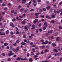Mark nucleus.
<instances>
[{
  "instance_id": "4468645a",
  "label": "nucleus",
  "mask_w": 62,
  "mask_h": 62,
  "mask_svg": "<svg viewBox=\"0 0 62 62\" xmlns=\"http://www.w3.org/2000/svg\"><path fill=\"white\" fill-rule=\"evenodd\" d=\"M32 29H34L35 28V25H33L32 26Z\"/></svg>"
},
{
  "instance_id": "49530a36",
  "label": "nucleus",
  "mask_w": 62,
  "mask_h": 62,
  "mask_svg": "<svg viewBox=\"0 0 62 62\" xmlns=\"http://www.w3.org/2000/svg\"><path fill=\"white\" fill-rule=\"evenodd\" d=\"M2 14H3V15H4V14H5V13L3 12H2Z\"/></svg>"
},
{
  "instance_id": "bf43d9fd",
  "label": "nucleus",
  "mask_w": 62,
  "mask_h": 62,
  "mask_svg": "<svg viewBox=\"0 0 62 62\" xmlns=\"http://www.w3.org/2000/svg\"><path fill=\"white\" fill-rule=\"evenodd\" d=\"M41 44H46V43L44 42H43V43H42Z\"/></svg>"
},
{
  "instance_id": "de8ad7c7",
  "label": "nucleus",
  "mask_w": 62,
  "mask_h": 62,
  "mask_svg": "<svg viewBox=\"0 0 62 62\" xmlns=\"http://www.w3.org/2000/svg\"><path fill=\"white\" fill-rule=\"evenodd\" d=\"M27 51V49H26L25 48L24 49V52H26V51Z\"/></svg>"
},
{
  "instance_id": "c9c22d12",
  "label": "nucleus",
  "mask_w": 62,
  "mask_h": 62,
  "mask_svg": "<svg viewBox=\"0 0 62 62\" xmlns=\"http://www.w3.org/2000/svg\"><path fill=\"white\" fill-rule=\"evenodd\" d=\"M14 11L13 10H12L11 11V12L12 13H14Z\"/></svg>"
},
{
  "instance_id": "3c124183",
  "label": "nucleus",
  "mask_w": 62,
  "mask_h": 62,
  "mask_svg": "<svg viewBox=\"0 0 62 62\" xmlns=\"http://www.w3.org/2000/svg\"><path fill=\"white\" fill-rule=\"evenodd\" d=\"M12 51H15V49L13 48L12 49Z\"/></svg>"
},
{
  "instance_id": "7ed1b4c3",
  "label": "nucleus",
  "mask_w": 62,
  "mask_h": 62,
  "mask_svg": "<svg viewBox=\"0 0 62 62\" xmlns=\"http://www.w3.org/2000/svg\"><path fill=\"white\" fill-rule=\"evenodd\" d=\"M53 47H55L56 46V44L54 43H53L52 44Z\"/></svg>"
},
{
  "instance_id": "13d9d810",
  "label": "nucleus",
  "mask_w": 62,
  "mask_h": 62,
  "mask_svg": "<svg viewBox=\"0 0 62 62\" xmlns=\"http://www.w3.org/2000/svg\"><path fill=\"white\" fill-rule=\"evenodd\" d=\"M30 45H33V43L32 42H31L30 43Z\"/></svg>"
},
{
  "instance_id": "b1692460",
  "label": "nucleus",
  "mask_w": 62,
  "mask_h": 62,
  "mask_svg": "<svg viewBox=\"0 0 62 62\" xmlns=\"http://www.w3.org/2000/svg\"><path fill=\"white\" fill-rule=\"evenodd\" d=\"M35 16H37L39 15V14L38 13H35Z\"/></svg>"
},
{
  "instance_id": "5701e85b",
  "label": "nucleus",
  "mask_w": 62,
  "mask_h": 62,
  "mask_svg": "<svg viewBox=\"0 0 62 62\" xmlns=\"http://www.w3.org/2000/svg\"><path fill=\"white\" fill-rule=\"evenodd\" d=\"M4 30H5V29H2L0 30V31H4Z\"/></svg>"
},
{
  "instance_id": "338daca9",
  "label": "nucleus",
  "mask_w": 62,
  "mask_h": 62,
  "mask_svg": "<svg viewBox=\"0 0 62 62\" xmlns=\"http://www.w3.org/2000/svg\"><path fill=\"white\" fill-rule=\"evenodd\" d=\"M45 46H41L42 48H45Z\"/></svg>"
},
{
  "instance_id": "e2e57ef3",
  "label": "nucleus",
  "mask_w": 62,
  "mask_h": 62,
  "mask_svg": "<svg viewBox=\"0 0 62 62\" xmlns=\"http://www.w3.org/2000/svg\"><path fill=\"white\" fill-rule=\"evenodd\" d=\"M35 21H36V22H38V19H36L35 20Z\"/></svg>"
},
{
  "instance_id": "dca6fc26",
  "label": "nucleus",
  "mask_w": 62,
  "mask_h": 62,
  "mask_svg": "<svg viewBox=\"0 0 62 62\" xmlns=\"http://www.w3.org/2000/svg\"><path fill=\"white\" fill-rule=\"evenodd\" d=\"M51 8V7L50 6H48L46 8V9H49V8Z\"/></svg>"
},
{
  "instance_id": "9b49d317",
  "label": "nucleus",
  "mask_w": 62,
  "mask_h": 62,
  "mask_svg": "<svg viewBox=\"0 0 62 62\" xmlns=\"http://www.w3.org/2000/svg\"><path fill=\"white\" fill-rule=\"evenodd\" d=\"M29 61L30 62H32L33 61V60L32 59V58H30V59L29 60Z\"/></svg>"
},
{
  "instance_id": "864d4df0",
  "label": "nucleus",
  "mask_w": 62,
  "mask_h": 62,
  "mask_svg": "<svg viewBox=\"0 0 62 62\" xmlns=\"http://www.w3.org/2000/svg\"><path fill=\"white\" fill-rule=\"evenodd\" d=\"M23 15L24 17H25V14H23Z\"/></svg>"
},
{
  "instance_id": "5fc2aeb1",
  "label": "nucleus",
  "mask_w": 62,
  "mask_h": 62,
  "mask_svg": "<svg viewBox=\"0 0 62 62\" xmlns=\"http://www.w3.org/2000/svg\"><path fill=\"white\" fill-rule=\"evenodd\" d=\"M41 23H40L39 25V27H40V26H41Z\"/></svg>"
},
{
  "instance_id": "f3484780",
  "label": "nucleus",
  "mask_w": 62,
  "mask_h": 62,
  "mask_svg": "<svg viewBox=\"0 0 62 62\" xmlns=\"http://www.w3.org/2000/svg\"><path fill=\"white\" fill-rule=\"evenodd\" d=\"M52 31H48V34H51V33H52Z\"/></svg>"
},
{
  "instance_id": "4d7b16f0",
  "label": "nucleus",
  "mask_w": 62,
  "mask_h": 62,
  "mask_svg": "<svg viewBox=\"0 0 62 62\" xmlns=\"http://www.w3.org/2000/svg\"><path fill=\"white\" fill-rule=\"evenodd\" d=\"M62 1H61L59 3V5H62Z\"/></svg>"
},
{
  "instance_id": "1a4fd4ad",
  "label": "nucleus",
  "mask_w": 62,
  "mask_h": 62,
  "mask_svg": "<svg viewBox=\"0 0 62 62\" xmlns=\"http://www.w3.org/2000/svg\"><path fill=\"white\" fill-rule=\"evenodd\" d=\"M54 52H55L56 53H57L58 52V50H57L56 49H54Z\"/></svg>"
},
{
  "instance_id": "69168bd1",
  "label": "nucleus",
  "mask_w": 62,
  "mask_h": 62,
  "mask_svg": "<svg viewBox=\"0 0 62 62\" xmlns=\"http://www.w3.org/2000/svg\"><path fill=\"white\" fill-rule=\"evenodd\" d=\"M45 52V53H46V52H48V50H45L44 51Z\"/></svg>"
},
{
  "instance_id": "f03ea898",
  "label": "nucleus",
  "mask_w": 62,
  "mask_h": 62,
  "mask_svg": "<svg viewBox=\"0 0 62 62\" xmlns=\"http://www.w3.org/2000/svg\"><path fill=\"white\" fill-rule=\"evenodd\" d=\"M51 18L52 19H54L55 17V16L54 15H52L51 16Z\"/></svg>"
},
{
  "instance_id": "6ab92c4d",
  "label": "nucleus",
  "mask_w": 62,
  "mask_h": 62,
  "mask_svg": "<svg viewBox=\"0 0 62 62\" xmlns=\"http://www.w3.org/2000/svg\"><path fill=\"white\" fill-rule=\"evenodd\" d=\"M9 33V31L7 30L6 31V34H7Z\"/></svg>"
},
{
  "instance_id": "6e6d98bb",
  "label": "nucleus",
  "mask_w": 62,
  "mask_h": 62,
  "mask_svg": "<svg viewBox=\"0 0 62 62\" xmlns=\"http://www.w3.org/2000/svg\"><path fill=\"white\" fill-rule=\"evenodd\" d=\"M43 10L44 11H46V9H45V8H43Z\"/></svg>"
},
{
  "instance_id": "4c0bfd02",
  "label": "nucleus",
  "mask_w": 62,
  "mask_h": 62,
  "mask_svg": "<svg viewBox=\"0 0 62 62\" xmlns=\"http://www.w3.org/2000/svg\"><path fill=\"white\" fill-rule=\"evenodd\" d=\"M33 5L34 7H36V6H37V5H36V4H32Z\"/></svg>"
},
{
  "instance_id": "a211bd4d",
  "label": "nucleus",
  "mask_w": 62,
  "mask_h": 62,
  "mask_svg": "<svg viewBox=\"0 0 62 62\" xmlns=\"http://www.w3.org/2000/svg\"><path fill=\"white\" fill-rule=\"evenodd\" d=\"M59 28L60 29H62V26H59Z\"/></svg>"
},
{
  "instance_id": "ea45409f",
  "label": "nucleus",
  "mask_w": 62,
  "mask_h": 62,
  "mask_svg": "<svg viewBox=\"0 0 62 62\" xmlns=\"http://www.w3.org/2000/svg\"><path fill=\"white\" fill-rule=\"evenodd\" d=\"M27 24L29 26H31V24H30V23H28Z\"/></svg>"
},
{
  "instance_id": "7c9ffc66",
  "label": "nucleus",
  "mask_w": 62,
  "mask_h": 62,
  "mask_svg": "<svg viewBox=\"0 0 62 62\" xmlns=\"http://www.w3.org/2000/svg\"><path fill=\"white\" fill-rule=\"evenodd\" d=\"M12 25H13V23H10V26H12Z\"/></svg>"
},
{
  "instance_id": "a878e982",
  "label": "nucleus",
  "mask_w": 62,
  "mask_h": 62,
  "mask_svg": "<svg viewBox=\"0 0 62 62\" xmlns=\"http://www.w3.org/2000/svg\"><path fill=\"white\" fill-rule=\"evenodd\" d=\"M33 3H37V2L35 0H33Z\"/></svg>"
},
{
  "instance_id": "cd10ccee",
  "label": "nucleus",
  "mask_w": 62,
  "mask_h": 62,
  "mask_svg": "<svg viewBox=\"0 0 62 62\" xmlns=\"http://www.w3.org/2000/svg\"><path fill=\"white\" fill-rule=\"evenodd\" d=\"M46 27H45V26L43 28V30H45V29H46Z\"/></svg>"
},
{
  "instance_id": "f704fd0d",
  "label": "nucleus",
  "mask_w": 62,
  "mask_h": 62,
  "mask_svg": "<svg viewBox=\"0 0 62 62\" xmlns=\"http://www.w3.org/2000/svg\"><path fill=\"white\" fill-rule=\"evenodd\" d=\"M57 35H58V33H57V32L56 33L54 34V35H55V36H57Z\"/></svg>"
},
{
  "instance_id": "8fccbe9b",
  "label": "nucleus",
  "mask_w": 62,
  "mask_h": 62,
  "mask_svg": "<svg viewBox=\"0 0 62 62\" xmlns=\"http://www.w3.org/2000/svg\"><path fill=\"white\" fill-rule=\"evenodd\" d=\"M8 5L10 7H11V4L10 3H9L8 4Z\"/></svg>"
},
{
  "instance_id": "423d86ee",
  "label": "nucleus",
  "mask_w": 62,
  "mask_h": 62,
  "mask_svg": "<svg viewBox=\"0 0 62 62\" xmlns=\"http://www.w3.org/2000/svg\"><path fill=\"white\" fill-rule=\"evenodd\" d=\"M44 25H45V27H47V26H48V25H47V22H45V23H44Z\"/></svg>"
},
{
  "instance_id": "09e8293b",
  "label": "nucleus",
  "mask_w": 62,
  "mask_h": 62,
  "mask_svg": "<svg viewBox=\"0 0 62 62\" xmlns=\"http://www.w3.org/2000/svg\"><path fill=\"white\" fill-rule=\"evenodd\" d=\"M14 46H17V44L16 43H15L13 44Z\"/></svg>"
},
{
  "instance_id": "9d476101",
  "label": "nucleus",
  "mask_w": 62,
  "mask_h": 62,
  "mask_svg": "<svg viewBox=\"0 0 62 62\" xmlns=\"http://www.w3.org/2000/svg\"><path fill=\"white\" fill-rule=\"evenodd\" d=\"M22 58V57H18L16 58L17 60H19L21 59Z\"/></svg>"
},
{
  "instance_id": "603ef678",
  "label": "nucleus",
  "mask_w": 62,
  "mask_h": 62,
  "mask_svg": "<svg viewBox=\"0 0 62 62\" xmlns=\"http://www.w3.org/2000/svg\"><path fill=\"white\" fill-rule=\"evenodd\" d=\"M53 12V10L52 9H50L49 11L50 13V12Z\"/></svg>"
},
{
  "instance_id": "79ce46f5",
  "label": "nucleus",
  "mask_w": 62,
  "mask_h": 62,
  "mask_svg": "<svg viewBox=\"0 0 62 62\" xmlns=\"http://www.w3.org/2000/svg\"><path fill=\"white\" fill-rule=\"evenodd\" d=\"M51 22L52 23H54L55 21H54V20H52L51 21Z\"/></svg>"
},
{
  "instance_id": "72a5a7b5",
  "label": "nucleus",
  "mask_w": 62,
  "mask_h": 62,
  "mask_svg": "<svg viewBox=\"0 0 62 62\" xmlns=\"http://www.w3.org/2000/svg\"><path fill=\"white\" fill-rule=\"evenodd\" d=\"M27 10H28V9H26L24 11V12H26V11H27Z\"/></svg>"
},
{
  "instance_id": "774afa93",
  "label": "nucleus",
  "mask_w": 62,
  "mask_h": 62,
  "mask_svg": "<svg viewBox=\"0 0 62 62\" xmlns=\"http://www.w3.org/2000/svg\"><path fill=\"white\" fill-rule=\"evenodd\" d=\"M42 62H48V61L47 60L45 61H43Z\"/></svg>"
},
{
  "instance_id": "052dcab7",
  "label": "nucleus",
  "mask_w": 62,
  "mask_h": 62,
  "mask_svg": "<svg viewBox=\"0 0 62 62\" xmlns=\"http://www.w3.org/2000/svg\"><path fill=\"white\" fill-rule=\"evenodd\" d=\"M1 43H2V44H4V41H1Z\"/></svg>"
},
{
  "instance_id": "680f3d73",
  "label": "nucleus",
  "mask_w": 62,
  "mask_h": 62,
  "mask_svg": "<svg viewBox=\"0 0 62 62\" xmlns=\"http://www.w3.org/2000/svg\"><path fill=\"white\" fill-rule=\"evenodd\" d=\"M8 54L9 56H11V53H8Z\"/></svg>"
},
{
  "instance_id": "412c9836",
  "label": "nucleus",
  "mask_w": 62,
  "mask_h": 62,
  "mask_svg": "<svg viewBox=\"0 0 62 62\" xmlns=\"http://www.w3.org/2000/svg\"><path fill=\"white\" fill-rule=\"evenodd\" d=\"M8 61H11V59L10 58H8L7 59Z\"/></svg>"
},
{
  "instance_id": "bb28decb",
  "label": "nucleus",
  "mask_w": 62,
  "mask_h": 62,
  "mask_svg": "<svg viewBox=\"0 0 62 62\" xmlns=\"http://www.w3.org/2000/svg\"><path fill=\"white\" fill-rule=\"evenodd\" d=\"M15 21H16V19L14 18L12 19V22H15Z\"/></svg>"
},
{
  "instance_id": "c85d7f7f",
  "label": "nucleus",
  "mask_w": 62,
  "mask_h": 62,
  "mask_svg": "<svg viewBox=\"0 0 62 62\" xmlns=\"http://www.w3.org/2000/svg\"><path fill=\"white\" fill-rule=\"evenodd\" d=\"M16 42L17 43H19L20 42V41L19 40H17L16 41Z\"/></svg>"
},
{
  "instance_id": "37998d69",
  "label": "nucleus",
  "mask_w": 62,
  "mask_h": 62,
  "mask_svg": "<svg viewBox=\"0 0 62 62\" xmlns=\"http://www.w3.org/2000/svg\"><path fill=\"white\" fill-rule=\"evenodd\" d=\"M36 22L35 20H34L33 21V22L34 23H36Z\"/></svg>"
},
{
  "instance_id": "0eeeda50",
  "label": "nucleus",
  "mask_w": 62,
  "mask_h": 62,
  "mask_svg": "<svg viewBox=\"0 0 62 62\" xmlns=\"http://www.w3.org/2000/svg\"><path fill=\"white\" fill-rule=\"evenodd\" d=\"M21 45H26V43L23 42L21 43Z\"/></svg>"
},
{
  "instance_id": "393cba45",
  "label": "nucleus",
  "mask_w": 62,
  "mask_h": 62,
  "mask_svg": "<svg viewBox=\"0 0 62 62\" xmlns=\"http://www.w3.org/2000/svg\"><path fill=\"white\" fill-rule=\"evenodd\" d=\"M56 40L57 41L59 40V38L57 37L56 38Z\"/></svg>"
},
{
  "instance_id": "ddd939ff",
  "label": "nucleus",
  "mask_w": 62,
  "mask_h": 62,
  "mask_svg": "<svg viewBox=\"0 0 62 62\" xmlns=\"http://www.w3.org/2000/svg\"><path fill=\"white\" fill-rule=\"evenodd\" d=\"M26 0H23L22 1V3H24L25 2Z\"/></svg>"
},
{
  "instance_id": "39448f33",
  "label": "nucleus",
  "mask_w": 62,
  "mask_h": 62,
  "mask_svg": "<svg viewBox=\"0 0 62 62\" xmlns=\"http://www.w3.org/2000/svg\"><path fill=\"white\" fill-rule=\"evenodd\" d=\"M46 18L48 19H51V17H50L49 16H47L46 17Z\"/></svg>"
},
{
  "instance_id": "473e14b6",
  "label": "nucleus",
  "mask_w": 62,
  "mask_h": 62,
  "mask_svg": "<svg viewBox=\"0 0 62 62\" xmlns=\"http://www.w3.org/2000/svg\"><path fill=\"white\" fill-rule=\"evenodd\" d=\"M19 17H20V18H23V16H19Z\"/></svg>"
},
{
  "instance_id": "2eb2a0df",
  "label": "nucleus",
  "mask_w": 62,
  "mask_h": 62,
  "mask_svg": "<svg viewBox=\"0 0 62 62\" xmlns=\"http://www.w3.org/2000/svg\"><path fill=\"white\" fill-rule=\"evenodd\" d=\"M26 5L27 6V8H29V6L30 5V4L29 3H27Z\"/></svg>"
},
{
  "instance_id": "6e6552de",
  "label": "nucleus",
  "mask_w": 62,
  "mask_h": 62,
  "mask_svg": "<svg viewBox=\"0 0 62 62\" xmlns=\"http://www.w3.org/2000/svg\"><path fill=\"white\" fill-rule=\"evenodd\" d=\"M0 35L4 36L5 35V33H2L1 32H0Z\"/></svg>"
},
{
  "instance_id": "c03bdc74",
  "label": "nucleus",
  "mask_w": 62,
  "mask_h": 62,
  "mask_svg": "<svg viewBox=\"0 0 62 62\" xmlns=\"http://www.w3.org/2000/svg\"><path fill=\"white\" fill-rule=\"evenodd\" d=\"M39 31L40 32H41V31H42V29H39Z\"/></svg>"
},
{
  "instance_id": "4be33fe9",
  "label": "nucleus",
  "mask_w": 62,
  "mask_h": 62,
  "mask_svg": "<svg viewBox=\"0 0 62 62\" xmlns=\"http://www.w3.org/2000/svg\"><path fill=\"white\" fill-rule=\"evenodd\" d=\"M24 9L23 8L21 9L20 10V12H22L23 10Z\"/></svg>"
},
{
  "instance_id": "2f4dec72",
  "label": "nucleus",
  "mask_w": 62,
  "mask_h": 62,
  "mask_svg": "<svg viewBox=\"0 0 62 62\" xmlns=\"http://www.w3.org/2000/svg\"><path fill=\"white\" fill-rule=\"evenodd\" d=\"M35 10V9H31L30 10V11H34Z\"/></svg>"
},
{
  "instance_id": "58836bf2",
  "label": "nucleus",
  "mask_w": 62,
  "mask_h": 62,
  "mask_svg": "<svg viewBox=\"0 0 62 62\" xmlns=\"http://www.w3.org/2000/svg\"><path fill=\"white\" fill-rule=\"evenodd\" d=\"M46 44H47V43H48V41L47 40H46L45 41Z\"/></svg>"
},
{
  "instance_id": "f8f14e48",
  "label": "nucleus",
  "mask_w": 62,
  "mask_h": 62,
  "mask_svg": "<svg viewBox=\"0 0 62 62\" xmlns=\"http://www.w3.org/2000/svg\"><path fill=\"white\" fill-rule=\"evenodd\" d=\"M4 46H8V43H5L4 44Z\"/></svg>"
},
{
  "instance_id": "aec40b11",
  "label": "nucleus",
  "mask_w": 62,
  "mask_h": 62,
  "mask_svg": "<svg viewBox=\"0 0 62 62\" xmlns=\"http://www.w3.org/2000/svg\"><path fill=\"white\" fill-rule=\"evenodd\" d=\"M2 55L4 56H6V54L5 53H2L1 54Z\"/></svg>"
},
{
  "instance_id": "a18cd8bd",
  "label": "nucleus",
  "mask_w": 62,
  "mask_h": 62,
  "mask_svg": "<svg viewBox=\"0 0 62 62\" xmlns=\"http://www.w3.org/2000/svg\"><path fill=\"white\" fill-rule=\"evenodd\" d=\"M16 19L18 21V20L19 19V17H18V16H17L16 17Z\"/></svg>"
},
{
  "instance_id": "a19ab883",
  "label": "nucleus",
  "mask_w": 62,
  "mask_h": 62,
  "mask_svg": "<svg viewBox=\"0 0 62 62\" xmlns=\"http://www.w3.org/2000/svg\"><path fill=\"white\" fill-rule=\"evenodd\" d=\"M31 54L32 55H34V53H33V52H31Z\"/></svg>"
},
{
  "instance_id": "0e129e2a",
  "label": "nucleus",
  "mask_w": 62,
  "mask_h": 62,
  "mask_svg": "<svg viewBox=\"0 0 62 62\" xmlns=\"http://www.w3.org/2000/svg\"><path fill=\"white\" fill-rule=\"evenodd\" d=\"M5 4L4 3H3L2 4V6H5Z\"/></svg>"
},
{
  "instance_id": "20e7f679",
  "label": "nucleus",
  "mask_w": 62,
  "mask_h": 62,
  "mask_svg": "<svg viewBox=\"0 0 62 62\" xmlns=\"http://www.w3.org/2000/svg\"><path fill=\"white\" fill-rule=\"evenodd\" d=\"M24 28L25 29V31H27L28 30V29H27V26H25L24 27Z\"/></svg>"
},
{
  "instance_id": "f257e3e1",
  "label": "nucleus",
  "mask_w": 62,
  "mask_h": 62,
  "mask_svg": "<svg viewBox=\"0 0 62 62\" xmlns=\"http://www.w3.org/2000/svg\"><path fill=\"white\" fill-rule=\"evenodd\" d=\"M19 47H17L16 49L15 50V51L16 52L19 51Z\"/></svg>"
},
{
  "instance_id": "c756f323",
  "label": "nucleus",
  "mask_w": 62,
  "mask_h": 62,
  "mask_svg": "<svg viewBox=\"0 0 62 62\" xmlns=\"http://www.w3.org/2000/svg\"><path fill=\"white\" fill-rule=\"evenodd\" d=\"M62 57H60V61L61 62L62 61Z\"/></svg>"
},
{
  "instance_id": "e433bc0d",
  "label": "nucleus",
  "mask_w": 62,
  "mask_h": 62,
  "mask_svg": "<svg viewBox=\"0 0 62 62\" xmlns=\"http://www.w3.org/2000/svg\"><path fill=\"white\" fill-rule=\"evenodd\" d=\"M25 23V21H23V24H24Z\"/></svg>"
}]
</instances>
